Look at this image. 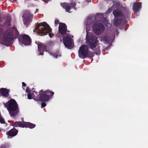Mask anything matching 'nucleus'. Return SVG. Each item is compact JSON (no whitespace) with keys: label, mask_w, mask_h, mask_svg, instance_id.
I'll use <instances>...</instances> for the list:
<instances>
[{"label":"nucleus","mask_w":148,"mask_h":148,"mask_svg":"<svg viewBox=\"0 0 148 148\" xmlns=\"http://www.w3.org/2000/svg\"><path fill=\"white\" fill-rule=\"evenodd\" d=\"M35 127V125L29 122H27L24 124L22 128H29L32 129L34 128Z\"/></svg>","instance_id":"nucleus-18"},{"label":"nucleus","mask_w":148,"mask_h":148,"mask_svg":"<svg viewBox=\"0 0 148 148\" xmlns=\"http://www.w3.org/2000/svg\"><path fill=\"white\" fill-rule=\"evenodd\" d=\"M99 14V13H97V15H98V14Z\"/></svg>","instance_id":"nucleus-35"},{"label":"nucleus","mask_w":148,"mask_h":148,"mask_svg":"<svg viewBox=\"0 0 148 148\" xmlns=\"http://www.w3.org/2000/svg\"><path fill=\"white\" fill-rule=\"evenodd\" d=\"M36 43L38 45V51L40 52V55L43 56V55L44 52L45 51H47L46 50V46L45 44L42 43L41 42H36Z\"/></svg>","instance_id":"nucleus-10"},{"label":"nucleus","mask_w":148,"mask_h":148,"mask_svg":"<svg viewBox=\"0 0 148 148\" xmlns=\"http://www.w3.org/2000/svg\"><path fill=\"white\" fill-rule=\"evenodd\" d=\"M121 22V19L117 18L114 21V25L116 26H119Z\"/></svg>","instance_id":"nucleus-20"},{"label":"nucleus","mask_w":148,"mask_h":148,"mask_svg":"<svg viewBox=\"0 0 148 148\" xmlns=\"http://www.w3.org/2000/svg\"><path fill=\"white\" fill-rule=\"evenodd\" d=\"M88 2H90L91 1V0H86Z\"/></svg>","instance_id":"nucleus-31"},{"label":"nucleus","mask_w":148,"mask_h":148,"mask_svg":"<svg viewBox=\"0 0 148 148\" xmlns=\"http://www.w3.org/2000/svg\"><path fill=\"white\" fill-rule=\"evenodd\" d=\"M25 16L23 21H24V24L25 25L27 26L29 25L31 21L33 15L30 12L28 11H25L24 12V15L23 16V17Z\"/></svg>","instance_id":"nucleus-9"},{"label":"nucleus","mask_w":148,"mask_h":148,"mask_svg":"<svg viewBox=\"0 0 148 148\" xmlns=\"http://www.w3.org/2000/svg\"><path fill=\"white\" fill-rule=\"evenodd\" d=\"M46 106V103H45L42 102V106H41V108H42L45 107Z\"/></svg>","instance_id":"nucleus-26"},{"label":"nucleus","mask_w":148,"mask_h":148,"mask_svg":"<svg viewBox=\"0 0 148 148\" xmlns=\"http://www.w3.org/2000/svg\"><path fill=\"white\" fill-rule=\"evenodd\" d=\"M29 93H31L32 95L34 96V99L35 100L45 102L48 101L50 99L54 93L49 90L45 91L41 90H40L38 92L34 91L33 93L30 92Z\"/></svg>","instance_id":"nucleus-2"},{"label":"nucleus","mask_w":148,"mask_h":148,"mask_svg":"<svg viewBox=\"0 0 148 148\" xmlns=\"http://www.w3.org/2000/svg\"><path fill=\"white\" fill-rule=\"evenodd\" d=\"M76 5V3L75 2L71 3L64 2L61 4V7L65 10L66 12L69 13H70V10L71 9L74 8V10H76L75 7Z\"/></svg>","instance_id":"nucleus-7"},{"label":"nucleus","mask_w":148,"mask_h":148,"mask_svg":"<svg viewBox=\"0 0 148 148\" xmlns=\"http://www.w3.org/2000/svg\"><path fill=\"white\" fill-rule=\"evenodd\" d=\"M49 53L51 55L53 56V57L56 58H57L58 57H61L60 52L58 50H56L53 53L49 52Z\"/></svg>","instance_id":"nucleus-19"},{"label":"nucleus","mask_w":148,"mask_h":148,"mask_svg":"<svg viewBox=\"0 0 148 148\" xmlns=\"http://www.w3.org/2000/svg\"><path fill=\"white\" fill-rule=\"evenodd\" d=\"M8 146L6 144H3L0 147V148H8Z\"/></svg>","instance_id":"nucleus-24"},{"label":"nucleus","mask_w":148,"mask_h":148,"mask_svg":"<svg viewBox=\"0 0 148 148\" xmlns=\"http://www.w3.org/2000/svg\"><path fill=\"white\" fill-rule=\"evenodd\" d=\"M5 123L4 119L0 116V123L1 124H4Z\"/></svg>","instance_id":"nucleus-22"},{"label":"nucleus","mask_w":148,"mask_h":148,"mask_svg":"<svg viewBox=\"0 0 148 148\" xmlns=\"http://www.w3.org/2000/svg\"><path fill=\"white\" fill-rule=\"evenodd\" d=\"M18 133V130L13 128L9 131L6 132V134L8 136V138H11L17 135Z\"/></svg>","instance_id":"nucleus-13"},{"label":"nucleus","mask_w":148,"mask_h":148,"mask_svg":"<svg viewBox=\"0 0 148 148\" xmlns=\"http://www.w3.org/2000/svg\"><path fill=\"white\" fill-rule=\"evenodd\" d=\"M58 31L60 34L62 35H64L66 34L67 32H69V31H67V26L64 23H60L59 27H58Z\"/></svg>","instance_id":"nucleus-12"},{"label":"nucleus","mask_w":148,"mask_h":148,"mask_svg":"<svg viewBox=\"0 0 148 148\" xmlns=\"http://www.w3.org/2000/svg\"><path fill=\"white\" fill-rule=\"evenodd\" d=\"M63 42L65 47L67 48H71V45H72V40L70 37L66 36L63 37Z\"/></svg>","instance_id":"nucleus-11"},{"label":"nucleus","mask_w":148,"mask_h":148,"mask_svg":"<svg viewBox=\"0 0 148 148\" xmlns=\"http://www.w3.org/2000/svg\"><path fill=\"white\" fill-rule=\"evenodd\" d=\"M100 51V49L99 48H97L96 49V51L99 52Z\"/></svg>","instance_id":"nucleus-30"},{"label":"nucleus","mask_w":148,"mask_h":148,"mask_svg":"<svg viewBox=\"0 0 148 148\" xmlns=\"http://www.w3.org/2000/svg\"><path fill=\"white\" fill-rule=\"evenodd\" d=\"M36 29L38 31V33L40 36H43L49 34V36L52 38L54 36L53 34L51 33V28L49 25L45 22L40 23L36 27Z\"/></svg>","instance_id":"nucleus-4"},{"label":"nucleus","mask_w":148,"mask_h":148,"mask_svg":"<svg viewBox=\"0 0 148 148\" xmlns=\"http://www.w3.org/2000/svg\"><path fill=\"white\" fill-rule=\"evenodd\" d=\"M141 8V3L140 2H134L133 6V10L134 14H136Z\"/></svg>","instance_id":"nucleus-14"},{"label":"nucleus","mask_w":148,"mask_h":148,"mask_svg":"<svg viewBox=\"0 0 148 148\" xmlns=\"http://www.w3.org/2000/svg\"><path fill=\"white\" fill-rule=\"evenodd\" d=\"M18 40L22 44L25 45H29L31 43V39L27 35H21L18 38Z\"/></svg>","instance_id":"nucleus-8"},{"label":"nucleus","mask_w":148,"mask_h":148,"mask_svg":"<svg viewBox=\"0 0 148 148\" xmlns=\"http://www.w3.org/2000/svg\"><path fill=\"white\" fill-rule=\"evenodd\" d=\"M26 122L24 121H16L13 124H11V125L14 127H18L22 128L23 126Z\"/></svg>","instance_id":"nucleus-16"},{"label":"nucleus","mask_w":148,"mask_h":148,"mask_svg":"<svg viewBox=\"0 0 148 148\" xmlns=\"http://www.w3.org/2000/svg\"><path fill=\"white\" fill-rule=\"evenodd\" d=\"M13 35L12 31L8 30L4 33L2 38V44L7 46H10L12 44Z\"/></svg>","instance_id":"nucleus-5"},{"label":"nucleus","mask_w":148,"mask_h":148,"mask_svg":"<svg viewBox=\"0 0 148 148\" xmlns=\"http://www.w3.org/2000/svg\"><path fill=\"white\" fill-rule=\"evenodd\" d=\"M10 92V90L9 89H6L4 88H2L0 89V92L2 94L3 96L5 97H7L9 96V94Z\"/></svg>","instance_id":"nucleus-15"},{"label":"nucleus","mask_w":148,"mask_h":148,"mask_svg":"<svg viewBox=\"0 0 148 148\" xmlns=\"http://www.w3.org/2000/svg\"><path fill=\"white\" fill-rule=\"evenodd\" d=\"M22 85H23V86H26V84L24 82H22Z\"/></svg>","instance_id":"nucleus-28"},{"label":"nucleus","mask_w":148,"mask_h":148,"mask_svg":"<svg viewBox=\"0 0 148 148\" xmlns=\"http://www.w3.org/2000/svg\"><path fill=\"white\" fill-rule=\"evenodd\" d=\"M59 20L58 19H56L55 20V21H54V26H56L58 24H59Z\"/></svg>","instance_id":"nucleus-23"},{"label":"nucleus","mask_w":148,"mask_h":148,"mask_svg":"<svg viewBox=\"0 0 148 148\" xmlns=\"http://www.w3.org/2000/svg\"><path fill=\"white\" fill-rule=\"evenodd\" d=\"M38 11V9H36V12H35V13H36V12H37Z\"/></svg>","instance_id":"nucleus-33"},{"label":"nucleus","mask_w":148,"mask_h":148,"mask_svg":"<svg viewBox=\"0 0 148 148\" xmlns=\"http://www.w3.org/2000/svg\"><path fill=\"white\" fill-rule=\"evenodd\" d=\"M4 105L7 109L11 117H14L16 116L18 113V106L14 99H11L6 103H4Z\"/></svg>","instance_id":"nucleus-3"},{"label":"nucleus","mask_w":148,"mask_h":148,"mask_svg":"<svg viewBox=\"0 0 148 148\" xmlns=\"http://www.w3.org/2000/svg\"><path fill=\"white\" fill-rule=\"evenodd\" d=\"M32 95H31V93H29V94H27V98L29 99H32Z\"/></svg>","instance_id":"nucleus-25"},{"label":"nucleus","mask_w":148,"mask_h":148,"mask_svg":"<svg viewBox=\"0 0 148 148\" xmlns=\"http://www.w3.org/2000/svg\"><path fill=\"white\" fill-rule=\"evenodd\" d=\"M86 32L87 33L86 36L87 45H81L78 50V56L81 59L86 58L88 54V48L94 50L97 46L98 42V39L95 36L88 33L87 30H86Z\"/></svg>","instance_id":"nucleus-1"},{"label":"nucleus","mask_w":148,"mask_h":148,"mask_svg":"<svg viewBox=\"0 0 148 148\" xmlns=\"http://www.w3.org/2000/svg\"><path fill=\"white\" fill-rule=\"evenodd\" d=\"M11 2H12L14 0H9Z\"/></svg>","instance_id":"nucleus-32"},{"label":"nucleus","mask_w":148,"mask_h":148,"mask_svg":"<svg viewBox=\"0 0 148 148\" xmlns=\"http://www.w3.org/2000/svg\"><path fill=\"white\" fill-rule=\"evenodd\" d=\"M1 130H2V129H1V128H0V131H1Z\"/></svg>","instance_id":"nucleus-34"},{"label":"nucleus","mask_w":148,"mask_h":148,"mask_svg":"<svg viewBox=\"0 0 148 148\" xmlns=\"http://www.w3.org/2000/svg\"><path fill=\"white\" fill-rule=\"evenodd\" d=\"M103 40L106 42H108L110 41V38H109L107 35H106L103 37Z\"/></svg>","instance_id":"nucleus-21"},{"label":"nucleus","mask_w":148,"mask_h":148,"mask_svg":"<svg viewBox=\"0 0 148 148\" xmlns=\"http://www.w3.org/2000/svg\"><path fill=\"white\" fill-rule=\"evenodd\" d=\"M112 11V10L110 8H108V10H107V12L109 13H110Z\"/></svg>","instance_id":"nucleus-27"},{"label":"nucleus","mask_w":148,"mask_h":148,"mask_svg":"<svg viewBox=\"0 0 148 148\" xmlns=\"http://www.w3.org/2000/svg\"><path fill=\"white\" fill-rule=\"evenodd\" d=\"M104 0L105 1V0Z\"/></svg>","instance_id":"nucleus-36"},{"label":"nucleus","mask_w":148,"mask_h":148,"mask_svg":"<svg viewBox=\"0 0 148 148\" xmlns=\"http://www.w3.org/2000/svg\"><path fill=\"white\" fill-rule=\"evenodd\" d=\"M92 30L94 33L97 35L101 34L104 30V26L103 24L100 23V21H97L95 22L92 25Z\"/></svg>","instance_id":"nucleus-6"},{"label":"nucleus","mask_w":148,"mask_h":148,"mask_svg":"<svg viewBox=\"0 0 148 148\" xmlns=\"http://www.w3.org/2000/svg\"><path fill=\"white\" fill-rule=\"evenodd\" d=\"M114 16L115 18H118L123 16V13L117 10H115L113 12Z\"/></svg>","instance_id":"nucleus-17"},{"label":"nucleus","mask_w":148,"mask_h":148,"mask_svg":"<svg viewBox=\"0 0 148 148\" xmlns=\"http://www.w3.org/2000/svg\"><path fill=\"white\" fill-rule=\"evenodd\" d=\"M127 12V16L128 15H129L130 14V12H129V11L128 10L126 12Z\"/></svg>","instance_id":"nucleus-29"}]
</instances>
